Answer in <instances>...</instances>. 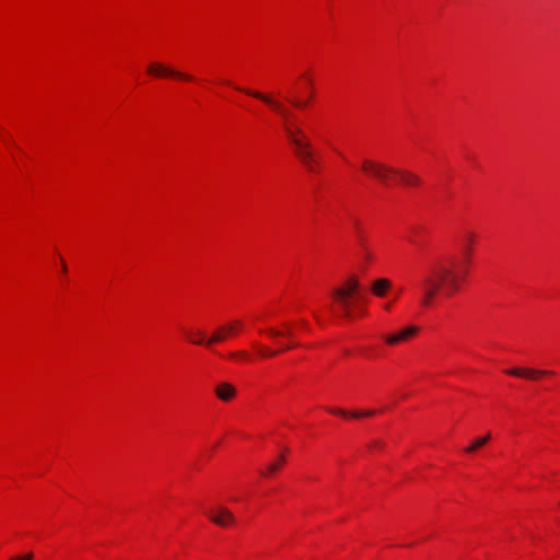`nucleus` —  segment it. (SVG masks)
Masks as SVG:
<instances>
[{"label":"nucleus","instance_id":"1","mask_svg":"<svg viewBox=\"0 0 560 560\" xmlns=\"http://www.w3.org/2000/svg\"><path fill=\"white\" fill-rule=\"evenodd\" d=\"M455 265L456 261L453 259L448 264L438 262L423 275L420 282V305L422 307H430L440 292L451 295L459 290L460 280L468 272L469 264L463 259L459 272L454 270Z\"/></svg>","mask_w":560,"mask_h":560},{"label":"nucleus","instance_id":"2","mask_svg":"<svg viewBox=\"0 0 560 560\" xmlns=\"http://www.w3.org/2000/svg\"><path fill=\"white\" fill-rule=\"evenodd\" d=\"M361 170L369 177L378 180L385 186L388 185L390 175H397L406 186H418L421 183V179L409 171L397 170L371 159H364L362 161Z\"/></svg>","mask_w":560,"mask_h":560},{"label":"nucleus","instance_id":"3","mask_svg":"<svg viewBox=\"0 0 560 560\" xmlns=\"http://www.w3.org/2000/svg\"><path fill=\"white\" fill-rule=\"evenodd\" d=\"M338 308L343 317L352 315V308L360 299V281L357 276L348 278L340 287L331 293Z\"/></svg>","mask_w":560,"mask_h":560},{"label":"nucleus","instance_id":"4","mask_svg":"<svg viewBox=\"0 0 560 560\" xmlns=\"http://www.w3.org/2000/svg\"><path fill=\"white\" fill-rule=\"evenodd\" d=\"M288 139L294 147V153L305 167L314 171V153L311 143L305 139L303 131L300 128H293L291 125H285L284 129Z\"/></svg>","mask_w":560,"mask_h":560},{"label":"nucleus","instance_id":"5","mask_svg":"<svg viewBox=\"0 0 560 560\" xmlns=\"http://www.w3.org/2000/svg\"><path fill=\"white\" fill-rule=\"evenodd\" d=\"M241 325L242 324L240 320H234L232 323L220 326L208 339L205 338L201 331L197 332L198 338L196 339L192 338L191 332H188L187 335L190 339V342L195 345L211 346L224 341L229 336L233 335L241 327Z\"/></svg>","mask_w":560,"mask_h":560},{"label":"nucleus","instance_id":"6","mask_svg":"<svg viewBox=\"0 0 560 560\" xmlns=\"http://www.w3.org/2000/svg\"><path fill=\"white\" fill-rule=\"evenodd\" d=\"M234 88L237 91H241V92H243V93H245V94H247V95H249L252 97H255V98L260 100L264 103L268 104L277 113H279V115L283 118L284 126L285 125H290V122H289L290 112L281 103L275 101L270 96H268L266 94H262V93H260L258 91H254V90H249V89H243V88H240V86H234Z\"/></svg>","mask_w":560,"mask_h":560},{"label":"nucleus","instance_id":"7","mask_svg":"<svg viewBox=\"0 0 560 560\" xmlns=\"http://www.w3.org/2000/svg\"><path fill=\"white\" fill-rule=\"evenodd\" d=\"M207 514L211 522L221 527L234 525L236 522L233 513L222 505L210 510Z\"/></svg>","mask_w":560,"mask_h":560},{"label":"nucleus","instance_id":"8","mask_svg":"<svg viewBox=\"0 0 560 560\" xmlns=\"http://www.w3.org/2000/svg\"><path fill=\"white\" fill-rule=\"evenodd\" d=\"M148 73L156 77H174L182 80H192L194 78L184 72L176 71L159 62H153L148 67Z\"/></svg>","mask_w":560,"mask_h":560},{"label":"nucleus","instance_id":"9","mask_svg":"<svg viewBox=\"0 0 560 560\" xmlns=\"http://www.w3.org/2000/svg\"><path fill=\"white\" fill-rule=\"evenodd\" d=\"M418 332V327L408 326L401 330L384 336V340L389 346H396L400 342H405Z\"/></svg>","mask_w":560,"mask_h":560},{"label":"nucleus","instance_id":"10","mask_svg":"<svg viewBox=\"0 0 560 560\" xmlns=\"http://www.w3.org/2000/svg\"><path fill=\"white\" fill-rule=\"evenodd\" d=\"M505 373L511 376L525 377L529 380H536L538 376L552 374L551 371L522 368L509 369L505 370Z\"/></svg>","mask_w":560,"mask_h":560},{"label":"nucleus","instance_id":"11","mask_svg":"<svg viewBox=\"0 0 560 560\" xmlns=\"http://www.w3.org/2000/svg\"><path fill=\"white\" fill-rule=\"evenodd\" d=\"M392 288V281L386 278H378L372 281L371 292L376 298H384Z\"/></svg>","mask_w":560,"mask_h":560},{"label":"nucleus","instance_id":"12","mask_svg":"<svg viewBox=\"0 0 560 560\" xmlns=\"http://www.w3.org/2000/svg\"><path fill=\"white\" fill-rule=\"evenodd\" d=\"M217 397L222 401H230L236 395V388L226 382L219 383L214 389Z\"/></svg>","mask_w":560,"mask_h":560},{"label":"nucleus","instance_id":"13","mask_svg":"<svg viewBox=\"0 0 560 560\" xmlns=\"http://www.w3.org/2000/svg\"><path fill=\"white\" fill-rule=\"evenodd\" d=\"M329 412L334 413V415H338V416H341V417H351L353 419H360L362 417H372L375 415V410H366V411H359V410H355V411H352V412H348L343 409H340V408H331L329 409Z\"/></svg>","mask_w":560,"mask_h":560},{"label":"nucleus","instance_id":"14","mask_svg":"<svg viewBox=\"0 0 560 560\" xmlns=\"http://www.w3.org/2000/svg\"><path fill=\"white\" fill-rule=\"evenodd\" d=\"M474 238H475V235L472 233H467L464 236L463 259H465L466 264H470V261H471Z\"/></svg>","mask_w":560,"mask_h":560},{"label":"nucleus","instance_id":"15","mask_svg":"<svg viewBox=\"0 0 560 560\" xmlns=\"http://www.w3.org/2000/svg\"><path fill=\"white\" fill-rule=\"evenodd\" d=\"M491 439L490 433L486 434L485 436L476 439L469 446L465 448V452L472 453L482 447L486 443H488Z\"/></svg>","mask_w":560,"mask_h":560},{"label":"nucleus","instance_id":"16","mask_svg":"<svg viewBox=\"0 0 560 560\" xmlns=\"http://www.w3.org/2000/svg\"><path fill=\"white\" fill-rule=\"evenodd\" d=\"M284 460H285L284 456L280 455L278 462L270 464L267 467V472H262V475H267V474L277 471L281 467V465L284 463Z\"/></svg>","mask_w":560,"mask_h":560},{"label":"nucleus","instance_id":"17","mask_svg":"<svg viewBox=\"0 0 560 560\" xmlns=\"http://www.w3.org/2000/svg\"><path fill=\"white\" fill-rule=\"evenodd\" d=\"M262 358H270L278 353V351H270L266 348L255 346Z\"/></svg>","mask_w":560,"mask_h":560},{"label":"nucleus","instance_id":"18","mask_svg":"<svg viewBox=\"0 0 560 560\" xmlns=\"http://www.w3.org/2000/svg\"><path fill=\"white\" fill-rule=\"evenodd\" d=\"M33 553L28 552L24 556L12 557L10 560H33Z\"/></svg>","mask_w":560,"mask_h":560},{"label":"nucleus","instance_id":"19","mask_svg":"<svg viewBox=\"0 0 560 560\" xmlns=\"http://www.w3.org/2000/svg\"><path fill=\"white\" fill-rule=\"evenodd\" d=\"M268 334L271 336V337H279V336H282L283 332L278 330V329H275V328H270L268 330Z\"/></svg>","mask_w":560,"mask_h":560},{"label":"nucleus","instance_id":"20","mask_svg":"<svg viewBox=\"0 0 560 560\" xmlns=\"http://www.w3.org/2000/svg\"><path fill=\"white\" fill-rule=\"evenodd\" d=\"M292 105L295 106V107H304L307 105V102H300L298 100H292L291 101Z\"/></svg>","mask_w":560,"mask_h":560},{"label":"nucleus","instance_id":"21","mask_svg":"<svg viewBox=\"0 0 560 560\" xmlns=\"http://www.w3.org/2000/svg\"><path fill=\"white\" fill-rule=\"evenodd\" d=\"M231 357H233V358H236V357L245 358L246 354L244 352H240V353H232Z\"/></svg>","mask_w":560,"mask_h":560},{"label":"nucleus","instance_id":"22","mask_svg":"<svg viewBox=\"0 0 560 560\" xmlns=\"http://www.w3.org/2000/svg\"><path fill=\"white\" fill-rule=\"evenodd\" d=\"M61 269L63 272L67 271V265H66L65 260H62V259H61Z\"/></svg>","mask_w":560,"mask_h":560},{"label":"nucleus","instance_id":"23","mask_svg":"<svg viewBox=\"0 0 560 560\" xmlns=\"http://www.w3.org/2000/svg\"><path fill=\"white\" fill-rule=\"evenodd\" d=\"M390 308H392V303H387L384 305L385 311H390Z\"/></svg>","mask_w":560,"mask_h":560},{"label":"nucleus","instance_id":"24","mask_svg":"<svg viewBox=\"0 0 560 560\" xmlns=\"http://www.w3.org/2000/svg\"><path fill=\"white\" fill-rule=\"evenodd\" d=\"M296 346H298V345L287 346L283 350H289V349H291V348H293V347H296Z\"/></svg>","mask_w":560,"mask_h":560}]
</instances>
